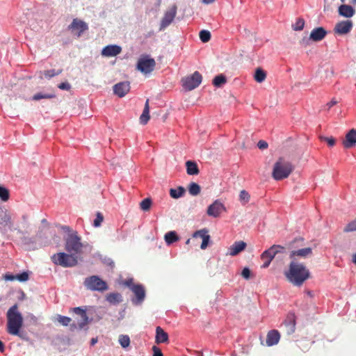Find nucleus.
I'll return each instance as SVG.
<instances>
[{"instance_id": "1", "label": "nucleus", "mask_w": 356, "mask_h": 356, "mask_svg": "<svg viewBox=\"0 0 356 356\" xmlns=\"http://www.w3.org/2000/svg\"><path fill=\"white\" fill-rule=\"evenodd\" d=\"M284 275L293 285L300 286L309 277L310 273L305 264L293 261L290 262Z\"/></svg>"}, {"instance_id": "2", "label": "nucleus", "mask_w": 356, "mask_h": 356, "mask_svg": "<svg viewBox=\"0 0 356 356\" xmlns=\"http://www.w3.org/2000/svg\"><path fill=\"white\" fill-rule=\"evenodd\" d=\"M304 238L298 237L290 241L288 244V248L291 250L289 259L291 261H298V259H307L312 255V249L311 248H303Z\"/></svg>"}, {"instance_id": "3", "label": "nucleus", "mask_w": 356, "mask_h": 356, "mask_svg": "<svg viewBox=\"0 0 356 356\" xmlns=\"http://www.w3.org/2000/svg\"><path fill=\"white\" fill-rule=\"evenodd\" d=\"M7 331L10 334H19L23 325V316L15 304L7 312Z\"/></svg>"}, {"instance_id": "4", "label": "nucleus", "mask_w": 356, "mask_h": 356, "mask_svg": "<svg viewBox=\"0 0 356 356\" xmlns=\"http://www.w3.org/2000/svg\"><path fill=\"white\" fill-rule=\"evenodd\" d=\"M293 170L294 166L290 161L280 157L273 165L272 177L276 181L282 180L287 178Z\"/></svg>"}, {"instance_id": "5", "label": "nucleus", "mask_w": 356, "mask_h": 356, "mask_svg": "<svg viewBox=\"0 0 356 356\" xmlns=\"http://www.w3.org/2000/svg\"><path fill=\"white\" fill-rule=\"evenodd\" d=\"M54 264L63 268H71L77 265L78 256L72 253L58 252L51 257Z\"/></svg>"}, {"instance_id": "6", "label": "nucleus", "mask_w": 356, "mask_h": 356, "mask_svg": "<svg viewBox=\"0 0 356 356\" xmlns=\"http://www.w3.org/2000/svg\"><path fill=\"white\" fill-rule=\"evenodd\" d=\"M83 244L76 232L69 234L65 238V249L68 253L78 255L81 253Z\"/></svg>"}, {"instance_id": "7", "label": "nucleus", "mask_w": 356, "mask_h": 356, "mask_svg": "<svg viewBox=\"0 0 356 356\" xmlns=\"http://www.w3.org/2000/svg\"><path fill=\"white\" fill-rule=\"evenodd\" d=\"M84 286L92 291L103 292L108 289L107 283L98 275H92L84 280Z\"/></svg>"}, {"instance_id": "8", "label": "nucleus", "mask_w": 356, "mask_h": 356, "mask_svg": "<svg viewBox=\"0 0 356 356\" xmlns=\"http://www.w3.org/2000/svg\"><path fill=\"white\" fill-rule=\"evenodd\" d=\"M156 65L154 58L149 55H142L138 60L136 68L138 71L146 74L152 72Z\"/></svg>"}, {"instance_id": "9", "label": "nucleus", "mask_w": 356, "mask_h": 356, "mask_svg": "<svg viewBox=\"0 0 356 356\" xmlns=\"http://www.w3.org/2000/svg\"><path fill=\"white\" fill-rule=\"evenodd\" d=\"M284 250L285 248L283 246L279 245H273L270 248L265 250L261 256V259L264 261V263L261 267L264 268L268 267L275 255L278 253L284 252Z\"/></svg>"}, {"instance_id": "10", "label": "nucleus", "mask_w": 356, "mask_h": 356, "mask_svg": "<svg viewBox=\"0 0 356 356\" xmlns=\"http://www.w3.org/2000/svg\"><path fill=\"white\" fill-rule=\"evenodd\" d=\"M202 79V75L196 71L192 75L182 79V86L185 90H192L201 83Z\"/></svg>"}, {"instance_id": "11", "label": "nucleus", "mask_w": 356, "mask_h": 356, "mask_svg": "<svg viewBox=\"0 0 356 356\" xmlns=\"http://www.w3.org/2000/svg\"><path fill=\"white\" fill-rule=\"evenodd\" d=\"M134 294V297L131 298V302L134 305H140L145 300L146 293L145 287L141 284H136L131 290Z\"/></svg>"}, {"instance_id": "12", "label": "nucleus", "mask_w": 356, "mask_h": 356, "mask_svg": "<svg viewBox=\"0 0 356 356\" xmlns=\"http://www.w3.org/2000/svg\"><path fill=\"white\" fill-rule=\"evenodd\" d=\"M296 316L293 313H289L283 323L281 328L286 335L290 336L296 331Z\"/></svg>"}, {"instance_id": "13", "label": "nucleus", "mask_w": 356, "mask_h": 356, "mask_svg": "<svg viewBox=\"0 0 356 356\" xmlns=\"http://www.w3.org/2000/svg\"><path fill=\"white\" fill-rule=\"evenodd\" d=\"M68 29L72 31L77 37H80L81 35L88 29V24L78 19H74L71 24L68 26Z\"/></svg>"}, {"instance_id": "14", "label": "nucleus", "mask_w": 356, "mask_h": 356, "mask_svg": "<svg viewBox=\"0 0 356 356\" xmlns=\"http://www.w3.org/2000/svg\"><path fill=\"white\" fill-rule=\"evenodd\" d=\"M225 210L224 204L219 200H216L208 207L207 213L209 216L217 218Z\"/></svg>"}, {"instance_id": "15", "label": "nucleus", "mask_w": 356, "mask_h": 356, "mask_svg": "<svg viewBox=\"0 0 356 356\" xmlns=\"http://www.w3.org/2000/svg\"><path fill=\"white\" fill-rule=\"evenodd\" d=\"M177 13V7L173 6L172 8L168 10L164 14L163 17L161 19L159 31H163L167 28L173 21Z\"/></svg>"}, {"instance_id": "16", "label": "nucleus", "mask_w": 356, "mask_h": 356, "mask_svg": "<svg viewBox=\"0 0 356 356\" xmlns=\"http://www.w3.org/2000/svg\"><path fill=\"white\" fill-rule=\"evenodd\" d=\"M353 26V24L351 20L341 21L335 25L334 31L339 35H345L351 31Z\"/></svg>"}, {"instance_id": "17", "label": "nucleus", "mask_w": 356, "mask_h": 356, "mask_svg": "<svg viewBox=\"0 0 356 356\" xmlns=\"http://www.w3.org/2000/svg\"><path fill=\"white\" fill-rule=\"evenodd\" d=\"M130 90L129 81H122L116 83L113 86V92L120 97H123Z\"/></svg>"}, {"instance_id": "18", "label": "nucleus", "mask_w": 356, "mask_h": 356, "mask_svg": "<svg viewBox=\"0 0 356 356\" xmlns=\"http://www.w3.org/2000/svg\"><path fill=\"white\" fill-rule=\"evenodd\" d=\"M122 51L120 46L117 44L107 45L102 50V55L106 57H113L118 55Z\"/></svg>"}, {"instance_id": "19", "label": "nucleus", "mask_w": 356, "mask_h": 356, "mask_svg": "<svg viewBox=\"0 0 356 356\" xmlns=\"http://www.w3.org/2000/svg\"><path fill=\"white\" fill-rule=\"evenodd\" d=\"M327 31L322 26L314 29L309 35V40L314 42L322 40L327 35Z\"/></svg>"}, {"instance_id": "20", "label": "nucleus", "mask_w": 356, "mask_h": 356, "mask_svg": "<svg viewBox=\"0 0 356 356\" xmlns=\"http://www.w3.org/2000/svg\"><path fill=\"white\" fill-rule=\"evenodd\" d=\"M343 145L345 148H351L356 145V129H350L346 135L345 139L343 141Z\"/></svg>"}, {"instance_id": "21", "label": "nucleus", "mask_w": 356, "mask_h": 356, "mask_svg": "<svg viewBox=\"0 0 356 356\" xmlns=\"http://www.w3.org/2000/svg\"><path fill=\"white\" fill-rule=\"evenodd\" d=\"M280 339V334L277 330H272L269 331L266 336V345L268 346H273L278 343Z\"/></svg>"}, {"instance_id": "22", "label": "nucleus", "mask_w": 356, "mask_h": 356, "mask_svg": "<svg viewBox=\"0 0 356 356\" xmlns=\"http://www.w3.org/2000/svg\"><path fill=\"white\" fill-rule=\"evenodd\" d=\"M338 13L339 15L343 17L350 18L355 15V10L350 5L342 4L338 8Z\"/></svg>"}, {"instance_id": "23", "label": "nucleus", "mask_w": 356, "mask_h": 356, "mask_svg": "<svg viewBox=\"0 0 356 356\" xmlns=\"http://www.w3.org/2000/svg\"><path fill=\"white\" fill-rule=\"evenodd\" d=\"M246 246L247 244L244 241H236L229 248V254L231 256H236L243 251Z\"/></svg>"}, {"instance_id": "24", "label": "nucleus", "mask_w": 356, "mask_h": 356, "mask_svg": "<svg viewBox=\"0 0 356 356\" xmlns=\"http://www.w3.org/2000/svg\"><path fill=\"white\" fill-rule=\"evenodd\" d=\"M155 342L157 344L169 342L168 334L159 326L156 327Z\"/></svg>"}, {"instance_id": "25", "label": "nucleus", "mask_w": 356, "mask_h": 356, "mask_svg": "<svg viewBox=\"0 0 356 356\" xmlns=\"http://www.w3.org/2000/svg\"><path fill=\"white\" fill-rule=\"evenodd\" d=\"M186 172L188 175H197L200 172V170L197 163L192 160L186 161Z\"/></svg>"}, {"instance_id": "26", "label": "nucleus", "mask_w": 356, "mask_h": 356, "mask_svg": "<svg viewBox=\"0 0 356 356\" xmlns=\"http://www.w3.org/2000/svg\"><path fill=\"white\" fill-rule=\"evenodd\" d=\"M150 118L149 116V99L146 100L145 104V106L143 108V111L140 117V122L141 124H146Z\"/></svg>"}, {"instance_id": "27", "label": "nucleus", "mask_w": 356, "mask_h": 356, "mask_svg": "<svg viewBox=\"0 0 356 356\" xmlns=\"http://www.w3.org/2000/svg\"><path fill=\"white\" fill-rule=\"evenodd\" d=\"M164 240L168 245H170L178 241L179 240V237L175 231H170L164 235Z\"/></svg>"}, {"instance_id": "28", "label": "nucleus", "mask_w": 356, "mask_h": 356, "mask_svg": "<svg viewBox=\"0 0 356 356\" xmlns=\"http://www.w3.org/2000/svg\"><path fill=\"white\" fill-rule=\"evenodd\" d=\"M170 195L173 199H179L184 195L186 189L183 186H178L176 188H170L169 191Z\"/></svg>"}, {"instance_id": "29", "label": "nucleus", "mask_w": 356, "mask_h": 356, "mask_svg": "<svg viewBox=\"0 0 356 356\" xmlns=\"http://www.w3.org/2000/svg\"><path fill=\"white\" fill-rule=\"evenodd\" d=\"M106 300L111 305H118L122 302V296L119 293H111L106 296Z\"/></svg>"}, {"instance_id": "30", "label": "nucleus", "mask_w": 356, "mask_h": 356, "mask_svg": "<svg viewBox=\"0 0 356 356\" xmlns=\"http://www.w3.org/2000/svg\"><path fill=\"white\" fill-rule=\"evenodd\" d=\"M266 77V74L264 72V70H263L261 68L257 67L255 70L254 78L257 82H258V83L263 82L265 80Z\"/></svg>"}, {"instance_id": "31", "label": "nucleus", "mask_w": 356, "mask_h": 356, "mask_svg": "<svg viewBox=\"0 0 356 356\" xmlns=\"http://www.w3.org/2000/svg\"><path fill=\"white\" fill-rule=\"evenodd\" d=\"M188 190L189 193L193 196H197L201 191V188L199 184L195 182H191L189 184Z\"/></svg>"}, {"instance_id": "32", "label": "nucleus", "mask_w": 356, "mask_h": 356, "mask_svg": "<svg viewBox=\"0 0 356 356\" xmlns=\"http://www.w3.org/2000/svg\"><path fill=\"white\" fill-rule=\"evenodd\" d=\"M56 97L54 93H46V92H38L35 94L32 97V99L34 101H39L42 99H52Z\"/></svg>"}, {"instance_id": "33", "label": "nucleus", "mask_w": 356, "mask_h": 356, "mask_svg": "<svg viewBox=\"0 0 356 356\" xmlns=\"http://www.w3.org/2000/svg\"><path fill=\"white\" fill-rule=\"evenodd\" d=\"M227 81V79L225 77V76L222 74H218L217 76H216L213 79V84L217 87V88H220L221 87L223 84H225Z\"/></svg>"}, {"instance_id": "34", "label": "nucleus", "mask_w": 356, "mask_h": 356, "mask_svg": "<svg viewBox=\"0 0 356 356\" xmlns=\"http://www.w3.org/2000/svg\"><path fill=\"white\" fill-rule=\"evenodd\" d=\"M152 204V201L151 198L147 197L141 201L140 203V207L143 211H148L150 209Z\"/></svg>"}, {"instance_id": "35", "label": "nucleus", "mask_w": 356, "mask_h": 356, "mask_svg": "<svg viewBox=\"0 0 356 356\" xmlns=\"http://www.w3.org/2000/svg\"><path fill=\"white\" fill-rule=\"evenodd\" d=\"M118 342L123 348H127L130 344V338L127 334H120Z\"/></svg>"}, {"instance_id": "36", "label": "nucleus", "mask_w": 356, "mask_h": 356, "mask_svg": "<svg viewBox=\"0 0 356 356\" xmlns=\"http://www.w3.org/2000/svg\"><path fill=\"white\" fill-rule=\"evenodd\" d=\"M9 197L10 193L8 189L3 185H0V199L3 202H6Z\"/></svg>"}, {"instance_id": "37", "label": "nucleus", "mask_w": 356, "mask_h": 356, "mask_svg": "<svg viewBox=\"0 0 356 356\" xmlns=\"http://www.w3.org/2000/svg\"><path fill=\"white\" fill-rule=\"evenodd\" d=\"M200 39L202 42H207L211 39V33L207 30H202L199 33Z\"/></svg>"}, {"instance_id": "38", "label": "nucleus", "mask_w": 356, "mask_h": 356, "mask_svg": "<svg viewBox=\"0 0 356 356\" xmlns=\"http://www.w3.org/2000/svg\"><path fill=\"white\" fill-rule=\"evenodd\" d=\"M62 72V70H49L44 72L43 74L45 78L50 79L51 78L60 74Z\"/></svg>"}, {"instance_id": "39", "label": "nucleus", "mask_w": 356, "mask_h": 356, "mask_svg": "<svg viewBox=\"0 0 356 356\" xmlns=\"http://www.w3.org/2000/svg\"><path fill=\"white\" fill-rule=\"evenodd\" d=\"M15 277L17 278V280L20 282H26L29 279V272L23 271L20 273L15 275Z\"/></svg>"}, {"instance_id": "40", "label": "nucleus", "mask_w": 356, "mask_h": 356, "mask_svg": "<svg viewBox=\"0 0 356 356\" xmlns=\"http://www.w3.org/2000/svg\"><path fill=\"white\" fill-rule=\"evenodd\" d=\"M90 322L89 318L88 315L85 316V317L83 316L82 317H80V319L78 320L77 323L79 324V330H83L84 329L85 326H86Z\"/></svg>"}, {"instance_id": "41", "label": "nucleus", "mask_w": 356, "mask_h": 356, "mask_svg": "<svg viewBox=\"0 0 356 356\" xmlns=\"http://www.w3.org/2000/svg\"><path fill=\"white\" fill-rule=\"evenodd\" d=\"M57 321L59 323H60L63 326H67L70 325L72 319L70 317L58 315Z\"/></svg>"}, {"instance_id": "42", "label": "nucleus", "mask_w": 356, "mask_h": 356, "mask_svg": "<svg viewBox=\"0 0 356 356\" xmlns=\"http://www.w3.org/2000/svg\"><path fill=\"white\" fill-rule=\"evenodd\" d=\"M10 220H11V218L6 212L0 215V224L5 226V225H8V223H10Z\"/></svg>"}, {"instance_id": "43", "label": "nucleus", "mask_w": 356, "mask_h": 356, "mask_svg": "<svg viewBox=\"0 0 356 356\" xmlns=\"http://www.w3.org/2000/svg\"><path fill=\"white\" fill-rule=\"evenodd\" d=\"M239 200L244 204L249 201L250 195L246 191L243 190L240 192Z\"/></svg>"}, {"instance_id": "44", "label": "nucleus", "mask_w": 356, "mask_h": 356, "mask_svg": "<svg viewBox=\"0 0 356 356\" xmlns=\"http://www.w3.org/2000/svg\"><path fill=\"white\" fill-rule=\"evenodd\" d=\"M305 26V21L303 19L299 18L295 24L293 25V29L295 31H301L303 29Z\"/></svg>"}, {"instance_id": "45", "label": "nucleus", "mask_w": 356, "mask_h": 356, "mask_svg": "<svg viewBox=\"0 0 356 356\" xmlns=\"http://www.w3.org/2000/svg\"><path fill=\"white\" fill-rule=\"evenodd\" d=\"M104 217L102 215L101 213L98 212L96 215V218L94 220L93 222V226L95 227H98L101 225L102 222H103Z\"/></svg>"}, {"instance_id": "46", "label": "nucleus", "mask_w": 356, "mask_h": 356, "mask_svg": "<svg viewBox=\"0 0 356 356\" xmlns=\"http://www.w3.org/2000/svg\"><path fill=\"white\" fill-rule=\"evenodd\" d=\"M73 312L74 314L79 316L80 317H82L83 316L85 317V316L87 315L86 309H83L81 307H74Z\"/></svg>"}, {"instance_id": "47", "label": "nucleus", "mask_w": 356, "mask_h": 356, "mask_svg": "<svg viewBox=\"0 0 356 356\" xmlns=\"http://www.w3.org/2000/svg\"><path fill=\"white\" fill-rule=\"evenodd\" d=\"M208 233V230L206 229H200V230H197L196 232H195L193 234V238H204V236H206Z\"/></svg>"}, {"instance_id": "48", "label": "nucleus", "mask_w": 356, "mask_h": 356, "mask_svg": "<svg viewBox=\"0 0 356 356\" xmlns=\"http://www.w3.org/2000/svg\"><path fill=\"white\" fill-rule=\"evenodd\" d=\"M202 239V242L201 243L200 248L202 250H205L208 247L210 242V236L207 234L206 236H204V238Z\"/></svg>"}, {"instance_id": "49", "label": "nucleus", "mask_w": 356, "mask_h": 356, "mask_svg": "<svg viewBox=\"0 0 356 356\" xmlns=\"http://www.w3.org/2000/svg\"><path fill=\"white\" fill-rule=\"evenodd\" d=\"M320 140L321 141H325L327 142V145L330 147L334 145L335 144V139L333 137H326V136H320Z\"/></svg>"}, {"instance_id": "50", "label": "nucleus", "mask_w": 356, "mask_h": 356, "mask_svg": "<svg viewBox=\"0 0 356 356\" xmlns=\"http://www.w3.org/2000/svg\"><path fill=\"white\" fill-rule=\"evenodd\" d=\"M101 261H102L103 264H106L107 266H109L111 268L114 267V261L110 257H106V256L101 257Z\"/></svg>"}, {"instance_id": "51", "label": "nucleus", "mask_w": 356, "mask_h": 356, "mask_svg": "<svg viewBox=\"0 0 356 356\" xmlns=\"http://www.w3.org/2000/svg\"><path fill=\"white\" fill-rule=\"evenodd\" d=\"M242 277L245 280H249L251 276V271L248 267H245L241 271Z\"/></svg>"}, {"instance_id": "52", "label": "nucleus", "mask_w": 356, "mask_h": 356, "mask_svg": "<svg viewBox=\"0 0 356 356\" xmlns=\"http://www.w3.org/2000/svg\"><path fill=\"white\" fill-rule=\"evenodd\" d=\"M345 232H353L356 231V219L353 222H350L345 228Z\"/></svg>"}, {"instance_id": "53", "label": "nucleus", "mask_w": 356, "mask_h": 356, "mask_svg": "<svg viewBox=\"0 0 356 356\" xmlns=\"http://www.w3.org/2000/svg\"><path fill=\"white\" fill-rule=\"evenodd\" d=\"M152 349L153 351L152 356H163L161 350L156 346H153Z\"/></svg>"}, {"instance_id": "54", "label": "nucleus", "mask_w": 356, "mask_h": 356, "mask_svg": "<svg viewBox=\"0 0 356 356\" xmlns=\"http://www.w3.org/2000/svg\"><path fill=\"white\" fill-rule=\"evenodd\" d=\"M58 87L60 90H69L71 88V86H70V84L68 82L60 83L58 86Z\"/></svg>"}, {"instance_id": "55", "label": "nucleus", "mask_w": 356, "mask_h": 356, "mask_svg": "<svg viewBox=\"0 0 356 356\" xmlns=\"http://www.w3.org/2000/svg\"><path fill=\"white\" fill-rule=\"evenodd\" d=\"M124 284L127 286L130 290H131V288L136 285V284H134V280L133 278H129V279H127L124 281Z\"/></svg>"}, {"instance_id": "56", "label": "nucleus", "mask_w": 356, "mask_h": 356, "mask_svg": "<svg viewBox=\"0 0 356 356\" xmlns=\"http://www.w3.org/2000/svg\"><path fill=\"white\" fill-rule=\"evenodd\" d=\"M268 143L265 140H261L257 143V147L260 149H265L268 147Z\"/></svg>"}, {"instance_id": "57", "label": "nucleus", "mask_w": 356, "mask_h": 356, "mask_svg": "<svg viewBox=\"0 0 356 356\" xmlns=\"http://www.w3.org/2000/svg\"><path fill=\"white\" fill-rule=\"evenodd\" d=\"M4 279L6 281H14L17 280V278L15 277V275H13L11 273H6L4 275Z\"/></svg>"}, {"instance_id": "58", "label": "nucleus", "mask_w": 356, "mask_h": 356, "mask_svg": "<svg viewBox=\"0 0 356 356\" xmlns=\"http://www.w3.org/2000/svg\"><path fill=\"white\" fill-rule=\"evenodd\" d=\"M69 325H70V330L71 332H74L76 330H79V324H78V323H70Z\"/></svg>"}, {"instance_id": "59", "label": "nucleus", "mask_w": 356, "mask_h": 356, "mask_svg": "<svg viewBox=\"0 0 356 356\" xmlns=\"http://www.w3.org/2000/svg\"><path fill=\"white\" fill-rule=\"evenodd\" d=\"M337 104V101L336 99H333L330 102H328L326 106H327V108L330 109L331 107H332L333 106H334Z\"/></svg>"}, {"instance_id": "60", "label": "nucleus", "mask_w": 356, "mask_h": 356, "mask_svg": "<svg viewBox=\"0 0 356 356\" xmlns=\"http://www.w3.org/2000/svg\"><path fill=\"white\" fill-rule=\"evenodd\" d=\"M14 335L15 336H18L19 337H20L22 339H26V334L23 333V332H21L20 331H19V334H14Z\"/></svg>"}, {"instance_id": "61", "label": "nucleus", "mask_w": 356, "mask_h": 356, "mask_svg": "<svg viewBox=\"0 0 356 356\" xmlns=\"http://www.w3.org/2000/svg\"><path fill=\"white\" fill-rule=\"evenodd\" d=\"M6 226L8 227V229L10 231H13L15 229L13 224L11 220L10 221V223H8V225H7Z\"/></svg>"}, {"instance_id": "62", "label": "nucleus", "mask_w": 356, "mask_h": 356, "mask_svg": "<svg viewBox=\"0 0 356 356\" xmlns=\"http://www.w3.org/2000/svg\"><path fill=\"white\" fill-rule=\"evenodd\" d=\"M5 351L4 343L0 340V352L3 353Z\"/></svg>"}, {"instance_id": "63", "label": "nucleus", "mask_w": 356, "mask_h": 356, "mask_svg": "<svg viewBox=\"0 0 356 356\" xmlns=\"http://www.w3.org/2000/svg\"><path fill=\"white\" fill-rule=\"evenodd\" d=\"M214 1H215V0H202V2L204 4H207V5L211 4V3H213Z\"/></svg>"}, {"instance_id": "64", "label": "nucleus", "mask_w": 356, "mask_h": 356, "mask_svg": "<svg viewBox=\"0 0 356 356\" xmlns=\"http://www.w3.org/2000/svg\"><path fill=\"white\" fill-rule=\"evenodd\" d=\"M97 338H92L91 340H90V345L91 346H94L95 344H96L97 343Z\"/></svg>"}]
</instances>
